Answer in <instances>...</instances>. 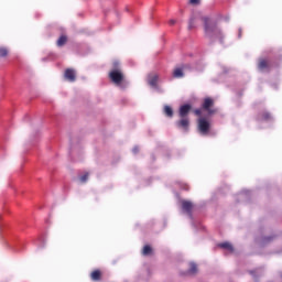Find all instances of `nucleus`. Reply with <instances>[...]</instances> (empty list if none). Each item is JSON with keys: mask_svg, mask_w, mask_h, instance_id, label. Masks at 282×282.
I'll return each mask as SVG.
<instances>
[{"mask_svg": "<svg viewBox=\"0 0 282 282\" xmlns=\"http://www.w3.org/2000/svg\"><path fill=\"white\" fill-rule=\"evenodd\" d=\"M149 85L151 87H158V75H153L150 79H149Z\"/></svg>", "mask_w": 282, "mask_h": 282, "instance_id": "18", "label": "nucleus"}, {"mask_svg": "<svg viewBox=\"0 0 282 282\" xmlns=\"http://www.w3.org/2000/svg\"><path fill=\"white\" fill-rule=\"evenodd\" d=\"M87 180H89V172H86L84 175L79 177V181L82 182V184H85Z\"/></svg>", "mask_w": 282, "mask_h": 282, "instance_id": "20", "label": "nucleus"}, {"mask_svg": "<svg viewBox=\"0 0 282 282\" xmlns=\"http://www.w3.org/2000/svg\"><path fill=\"white\" fill-rule=\"evenodd\" d=\"M214 105H215V100H213V98L210 97H206L203 101L202 109H204V111H207L209 116H213V113H215V109H212Z\"/></svg>", "mask_w": 282, "mask_h": 282, "instance_id": "4", "label": "nucleus"}, {"mask_svg": "<svg viewBox=\"0 0 282 282\" xmlns=\"http://www.w3.org/2000/svg\"><path fill=\"white\" fill-rule=\"evenodd\" d=\"M200 0H189L191 6H199Z\"/></svg>", "mask_w": 282, "mask_h": 282, "instance_id": "22", "label": "nucleus"}, {"mask_svg": "<svg viewBox=\"0 0 282 282\" xmlns=\"http://www.w3.org/2000/svg\"><path fill=\"white\" fill-rule=\"evenodd\" d=\"M202 21L204 23L205 39H209V41L218 40L219 43H224V31L219 29V23L217 22V20L204 17L202 18Z\"/></svg>", "mask_w": 282, "mask_h": 282, "instance_id": "1", "label": "nucleus"}, {"mask_svg": "<svg viewBox=\"0 0 282 282\" xmlns=\"http://www.w3.org/2000/svg\"><path fill=\"white\" fill-rule=\"evenodd\" d=\"M64 78L65 80H68V83H76V69L66 68L64 72Z\"/></svg>", "mask_w": 282, "mask_h": 282, "instance_id": "6", "label": "nucleus"}, {"mask_svg": "<svg viewBox=\"0 0 282 282\" xmlns=\"http://www.w3.org/2000/svg\"><path fill=\"white\" fill-rule=\"evenodd\" d=\"M194 113L195 116H202V109H195Z\"/></svg>", "mask_w": 282, "mask_h": 282, "instance_id": "23", "label": "nucleus"}, {"mask_svg": "<svg viewBox=\"0 0 282 282\" xmlns=\"http://www.w3.org/2000/svg\"><path fill=\"white\" fill-rule=\"evenodd\" d=\"M173 78H184V68L177 67L173 72Z\"/></svg>", "mask_w": 282, "mask_h": 282, "instance_id": "12", "label": "nucleus"}, {"mask_svg": "<svg viewBox=\"0 0 282 282\" xmlns=\"http://www.w3.org/2000/svg\"><path fill=\"white\" fill-rule=\"evenodd\" d=\"M182 210H184V213H187V215H191L193 210V203L188 200H182Z\"/></svg>", "mask_w": 282, "mask_h": 282, "instance_id": "9", "label": "nucleus"}, {"mask_svg": "<svg viewBox=\"0 0 282 282\" xmlns=\"http://www.w3.org/2000/svg\"><path fill=\"white\" fill-rule=\"evenodd\" d=\"M108 78L117 87H123L124 83H127L124 73L122 72V68L120 67V62L116 61L112 63V69L109 72Z\"/></svg>", "mask_w": 282, "mask_h": 282, "instance_id": "2", "label": "nucleus"}, {"mask_svg": "<svg viewBox=\"0 0 282 282\" xmlns=\"http://www.w3.org/2000/svg\"><path fill=\"white\" fill-rule=\"evenodd\" d=\"M90 279L91 281H100L102 279V271H100L99 269L94 270L90 273Z\"/></svg>", "mask_w": 282, "mask_h": 282, "instance_id": "10", "label": "nucleus"}, {"mask_svg": "<svg viewBox=\"0 0 282 282\" xmlns=\"http://www.w3.org/2000/svg\"><path fill=\"white\" fill-rule=\"evenodd\" d=\"M170 25H175V20H170Z\"/></svg>", "mask_w": 282, "mask_h": 282, "instance_id": "24", "label": "nucleus"}, {"mask_svg": "<svg viewBox=\"0 0 282 282\" xmlns=\"http://www.w3.org/2000/svg\"><path fill=\"white\" fill-rule=\"evenodd\" d=\"M218 247L223 248V250H228V252H235V248H232V245L230 242L219 243Z\"/></svg>", "mask_w": 282, "mask_h": 282, "instance_id": "13", "label": "nucleus"}, {"mask_svg": "<svg viewBox=\"0 0 282 282\" xmlns=\"http://www.w3.org/2000/svg\"><path fill=\"white\" fill-rule=\"evenodd\" d=\"M272 67V65L270 64V61L265 59V58H260L258 62V69L260 72H270V68Z\"/></svg>", "mask_w": 282, "mask_h": 282, "instance_id": "7", "label": "nucleus"}, {"mask_svg": "<svg viewBox=\"0 0 282 282\" xmlns=\"http://www.w3.org/2000/svg\"><path fill=\"white\" fill-rule=\"evenodd\" d=\"M133 152H134V153H138V148H134V149H133Z\"/></svg>", "mask_w": 282, "mask_h": 282, "instance_id": "25", "label": "nucleus"}, {"mask_svg": "<svg viewBox=\"0 0 282 282\" xmlns=\"http://www.w3.org/2000/svg\"><path fill=\"white\" fill-rule=\"evenodd\" d=\"M191 109H193V107L188 104L181 106L178 110L180 118H188V113H191Z\"/></svg>", "mask_w": 282, "mask_h": 282, "instance_id": "8", "label": "nucleus"}, {"mask_svg": "<svg viewBox=\"0 0 282 282\" xmlns=\"http://www.w3.org/2000/svg\"><path fill=\"white\" fill-rule=\"evenodd\" d=\"M9 54L8 47L0 46V58H6Z\"/></svg>", "mask_w": 282, "mask_h": 282, "instance_id": "17", "label": "nucleus"}, {"mask_svg": "<svg viewBox=\"0 0 282 282\" xmlns=\"http://www.w3.org/2000/svg\"><path fill=\"white\" fill-rule=\"evenodd\" d=\"M198 131L202 135H208V131H210V122L205 118H200L198 120Z\"/></svg>", "mask_w": 282, "mask_h": 282, "instance_id": "3", "label": "nucleus"}, {"mask_svg": "<svg viewBox=\"0 0 282 282\" xmlns=\"http://www.w3.org/2000/svg\"><path fill=\"white\" fill-rule=\"evenodd\" d=\"M193 28H195V19L192 18L189 20L188 30H193Z\"/></svg>", "mask_w": 282, "mask_h": 282, "instance_id": "21", "label": "nucleus"}, {"mask_svg": "<svg viewBox=\"0 0 282 282\" xmlns=\"http://www.w3.org/2000/svg\"><path fill=\"white\" fill-rule=\"evenodd\" d=\"M67 43V37L66 35H61L57 40V47H63Z\"/></svg>", "mask_w": 282, "mask_h": 282, "instance_id": "15", "label": "nucleus"}, {"mask_svg": "<svg viewBox=\"0 0 282 282\" xmlns=\"http://www.w3.org/2000/svg\"><path fill=\"white\" fill-rule=\"evenodd\" d=\"M188 274H197V264L191 263Z\"/></svg>", "mask_w": 282, "mask_h": 282, "instance_id": "19", "label": "nucleus"}, {"mask_svg": "<svg viewBox=\"0 0 282 282\" xmlns=\"http://www.w3.org/2000/svg\"><path fill=\"white\" fill-rule=\"evenodd\" d=\"M164 113L167 118H173V108L171 106H164Z\"/></svg>", "mask_w": 282, "mask_h": 282, "instance_id": "16", "label": "nucleus"}, {"mask_svg": "<svg viewBox=\"0 0 282 282\" xmlns=\"http://www.w3.org/2000/svg\"><path fill=\"white\" fill-rule=\"evenodd\" d=\"M258 120H261V121H264V122H268V120H272V115H270V112H261L259 116H258Z\"/></svg>", "mask_w": 282, "mask_h": 282, "instance_id": "11", "label": "nucleus"}, {"mask_svg": "<svg viewBox=\"0 0 282 282\" xmlns=\"http://www.w3.org/2000/svg\"><path fill=\"white\" fill-rule=\"evenodd\" d=\"M181 119L176 121V127L182 129L185 132H188V128L191 127V120L188 117H180Z\"/></svg>", "mask_w": 282, "mask_h": 282, "instance_id": "5", "label": "nucleus"}, {"mask_svg": "<svg viewBox=\"0 0 282 282\" xmlns=\"http://www.w3.org/2000/svg\"><path fill=\"white\" fill-rule=\"evenodd\" d=\"M143 257H149V254H153V248L151 246L145 245L142 250Z\"/></svg>", "mask_w": 282, "mask_h": 282, "instance_id": "14", "label": "nucleus"}]
</instances>
